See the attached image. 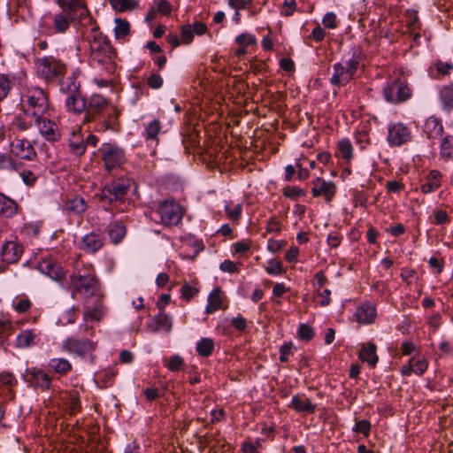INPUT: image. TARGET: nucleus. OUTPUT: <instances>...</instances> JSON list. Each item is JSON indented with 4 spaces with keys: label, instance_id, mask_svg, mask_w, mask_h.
<instances>
[{
    "label": "nucleus",
    "instance_id": "18",
    "mask_svg": "<svg viewBox=\"0 0 453 453\" xmlns=\"http://www.w3.org/2000/svg\"><path fill=\"white\" fill-rule=\"evenodd\" d=\"M95 302L91 303L89 298L85 301L83 319L84 320L100 321L104 316V310L100 296L97 295Z\"/></svg>",
    "mask_w": 453,
    "mask_h": 453
},
{
    "label": "nucleus",
    "instance_id": "50",
    "mask_svg": "<svg viewBox=\"0 0 453 453\" xmlns=\"http://www.w3.org/2000/svg\"><path fill=\"white\" fill-rule=\"evenodd\" d=\"M434 66L437 72L438 76H445L450 73L453 70V64L451 62H444L438 59L434 62Z\"/></svg>",
    "mask_w": 453,
    "mask_h": 453
},
{
    "label": "nucleus",
    "instance_id": "4",
    "mask_svg": "<svg viewBox=\"0 0 453 453\" xmlns=\"http://www.w3.org/2000/svg\"><path fill=\"white\" fill-rule=\"evenodd\" d=\"M70 288L73 298H77L78 296L87 299L96 296L99 283L93 269L84 268L71 275Z\"/></svg>",
    "mask_w": 453,
    "mask_h": 453
},
{
    "label": "nucleus",
    "instance_id": "2",
    "mask_svg": "<svg viewBox=\"0 0 453 453\" xmlns=\"http://www.w3.org/2000/svg\"><path fill=\"white\" fill-rule=\"evenodd\" d=\"M84 122H92L99 118V131H116L118 128V118L119 111L110 104L108 99L99 94H93L87 100V108L85 111Z\"/></svg>",
    "mask_w": 453,
    "mask_h": 453
},
{
    "label": "nucleus",
    "instance_id": "43",
    "mask_svg": "<svg viewBox=\"0 0 453 453\" xmlns=\"http://www.w3.org/2000/svg\"><path fill=\"white\" fill-rule=\"evenodd\" d=\"M441 157L449 161L453 158V136L446 135L442 138L440 145Z\"/></svg>",
    "mask_w": 453,
    "mask_h": 453
},
{
    "label": "nucleus",
    "instance_id": "36",
    "mask_svg": "<svg viewBox=\"0 0 453 453\" xmlns=\"http://www.w3.org/2000/svg\"><path fill=\"white\" fill-rule=\"evenodd\" d=\"M107 234L113 243H119L126 234V227L119 222H111L107 226Z\"/></svg>",
    "mask_w": 453,
    "mask_h": 453
},
{
    "label": "nucleus",
    "instance_id": "30",
    "mask_svg": "<svg viewBox=\"0 0 453 453\" xmlns=\"http://www.w3.org/2000/svg\"><path fill=\"white\" fill-rule=\"evenodd\" d=\"M442 174L437 170H432L426 177V181L421 185L420 189L424 194H429L441 186Z\"/></svg>",
    "mask_w": 453,
    "mask_h": 453
},
{
    "label": "nucleus",
    "instance_id": "37",
    "mask_svg": "<svg viewBox=\"0 0 453 453\" xmlns=\"http://www.w3.org/2000/svg\"><path fill=\"white\" fill-rule=\"evenodd\" d=\"M15 82L13 74L0 73V101L8 96Z\"/></svg>",
    "mask_w": 453,
    "mask_h": 453
},
{
    "label": "nucleus",
    "instance_id": "15",
    "mask_svg": "<svg viewBox=\"0 0 453 453\" xmlns=\"http://www.w3.org/2000/svg\"><path fill=\"white\" fill-rule=\"evenodd\" d=\"M58 3L73 19H84L88 15V8L83 0H58Z\"/></svg>",
    "mask_w": 453,
    "mask_h": 453
},
{
    "label": "nucleus",
    "instance_id": "5",
    "mask_svg": "<svg viewBox=\"0 0 453 453\" xmlns=\"http://www.w3.org/2000/svg\"><path fill=\"white\" fill-rule=\"evenodd\" d=\"M35 65L38 76L48 83L58 82L66 73L65 64L53 56L38 58Z\"/></svg>",
    "mask_w": 453,
    "mask_h": 453
},
{
    "label": "nucleus",
    "instance_id": "6",
    "mask_svg": "<svg viewBox=\"0 0 453 453\" xmlns=\"http://www.w3.org/2000/svg\"><path fill=\"white\" fill-rule=\"evenodd\" d=\"M359 65V58L355 55L345 62L334 64L333 65V73L330 78L331 84L337 88L347 85L354 78Z\"/></svg>",
    "mask_w": 453,
    "mask_h": 453
},
{
    "label": "nucleus",
    "instance_id": "19",
    "mask_svg": "<svg viewBox=\"0 0 453 453\" xmlns=\"http://www.w3.org/2000/svg\"><path fill=\"white\" fill-rule=\"evenodd\" d=\"M23 247L16 242H6L1 250V257L7 264L17 263L23 254Z\"/></svg>",
    "mask_w": 453,
    "mask_h": 453
},
{
    "label": "nucleus",
    "instance_id": "41",
    "mask_svg": "<svg viewBox=\"0 0 453 453\" xmlns=\"http://www.w3.org/2000/svg\"><path fill=\"white\" fill-rule=\"evenodd\" d=\"M221 291L219 288H214L208 296V304L205 311L211 314L221 308Z\"/></svg>",
    "mask_w": 453,
    "mask_h": 453
},
{
    "label": "nucleus",
    "instance_id": "13",
    "mask_svg": "<svg viewBox=\"0 0 453 453\" xmlns=\"http://www.w3.org/2000/svg\"><path fill=\"white\" fill-rule=\"evenodd\" d=\"M10 150L17 159L32 161L37 157L34 146L25 138H15L10 144Z\"/></svg>",
    "mask_w": 453,
    "mask_h": 453
},
{
    "label": "nucleus",
    "instance_id": "32",
    "mask_svg": "<svg viewBox=\"0 0 453 453\" xmlns=\"http://www.w3.org/2000/svg\"><path fill=\"white\" fill-rule=\"evenodd\" d=\"M148 326L152 332H157L163 329L168 333L172 330L173 325L170 317L163 311H160Z\"/></svg>",
    "mask_w": 453,
    "mask_h": 453
},
{
    "label": "nucleus",
    "instance_id": "22",
    "mask_svg": "<svg viewBox=\"0 0 453 453\" xmlns=\"http://www.w3.org/2000/svg\"><path fill=\"white\" fill-rule=\"evenodd\" d=\"M63 210L68 215L79 216L87 210V203L83 197H69L65 200Z\"/></svg>",
    "mask_w": 453,
    "mask_h": 453
},
{
    "label": "nucleus",
    "instance_id": "63",
    "mask_svg": "<svg viewBox=\"0 0 453 453\" xmlns=\"http://www.w3.org/2000/svg\"><path fill=\"white\" fill-rule=\"evenodd\" d=\"M227 4L234 11L249 9L251 5L250 0H227Z\"/></svg>",
    "mask_w": 453,
    "mask_h": 453
},
{
    "label": "nucleus",
    "instance_id": "8",
    "mask_svg": "<svg viewBox=\"0 0 453 453\" xmlns=\"http://www.w3.org/2000/svg\"><path fill=\"white\" fill-rule=\"evenodd\" d=\"M131 186L132 180L130 179H117L104 187L100 196L101 200L108 202L109 203L121 202L125 199Z\"/></svg>",
    "mask_w": 453,
    "mask_h": 453
},
{
    "label": "nucleus",
    "instance_id": "39",
    "mask_svg": "<svg viewBox=\"0 0 453 453\" xmlns=\"http://www.w3.org/2000/svg\"><path fill=\"white\" fill-rule=\"evenodd\" d=\"M162 125L158 119H153L144 127V137L147 141L158 142V134L161 132Z\"/></svg>",
    "mask_w": 453,
    "mask_h": 453
},
{
    "label": "nucleus",
    "instance_id": "3",
    "mask_svg": "<svg viewBox=\"0 0 453 453\" xmlns=\"http://www.w3.org/2000/svg\"><path fill=\"white\" fill-rule=\"evenodd\" d=\"M89 49L90 60L93 64L104 66L109 73H114L117 53L106 36L101 33L95 35L90 41Z\"/></svg>",
    "mask_w": 453,
    "mask_h": 453
},
{
    "label": "nucleus",
    "instance_id": "29",
    "mask_svg": "<svg viewBox=\"0 0 453 453\" xmlns=\"http://www.w3.org/2000/svg\"><path fill=\"white\" fill-rule=\"evenodd\" d=\"M65 106L69 111H73L74 113H81L86 111L87 99L81 97L77 93L68 95L65 99Z\"/></svg>",
    "mask_w": 453,
    "mask_h": 453
},
{
    "label": "nucleus",
    "instance_id": "23",
    "mask_svg": "<svg viewBox=\"0 0 453 453\" xmlns=\"http://www.w3.org/2000/svg\"><path fill=\"white\" fill-rule=\"evenodd\" d=\"M104 245L103 239L96 233H89L83 236L81 240V249L87 253H95L98 251Z\"/></svg>",
    "mask_w": 453,
    "mask_h": 453
},
{
    "label": "nucleus",
    "instance_id": "12",
    "mask_svg": "<svg viewBox=\"0 0 453 453\" xmlns=\"http://www.w3.org/2000/svg\"><path fill=\"white\" fill-rule=\"evenodd\" d=\"M33 125L37 127L40 134L48 142H55L60 140L61 132L58 125L47 115L40 116L38 119H33Z\"/></svg>",
    "mask_w": 453,
    "mask_h": 453
},
{
    "label": "nucleus",
    "instance_id": "14",
    "mask_svg": "<svg viewBox=\"0 0 453 453\" xmlns=\"http://www.w3.org/2000/svg\"><path fill=\"white\" fill-rule=\"evenodd\" d=\"M411 140L410 128L402 124L395 123L388 126V142L391 146H401Z\"/></svg>",
    "mask_w": 453,
    "mask_h": 453
},
{
    "label": "nucleus",
    "instance_id": "11",
    "mask_svg": "<svg viewBox=\"0 0 453 453\" xmlns=\"http://www.w3.org/2000/svg\"><path fill=\"white\" fill-rule=\"evenodd\" d=\"M22 379L33 388L40 389L42 392L50 390L52 386L51 376L38 367L26 369Z\"/></svg>",
    "mask_w": 453,
    "mask_h": 453
},
{
    "label": "nucleus",
    "instance_id": "25",
    "mask_svg": "<svg viewBox=\"0 0 453 453\" xmlns=\"http://www.w3.org/2000/svg\"><path fill=\"white\" fill-rule=\"evenodd\" d=\"M23 163L15 158L12 154L0 152V170L9 173L19 172L22 170Z\"/></svg>",
    "mask_w": 453,
    "mask_h": 453
},
{
    "label": "nucleus",
    "instance_id": "58",
    "mask_svg": "<svg viewBox=\"0 0 453 453\" xmlns=\"http://www.w3.org/2000/svg\"><path fill=\"white\" fill-rule=\"evenodd\" d=\"M315 292H316L317 297L319 298V305L325 307V306H327V305L330 304V303H331V298H330L331 291L329 289L326 288V289L321 291L319 288H316Z\"/></svg>",
    "mask_w": 453,
    "mask_h": 453
},
{
    "label": "nucleus",
    "instance_id": "62",
    "mask_svg": "<svg viewBox=\"0 0 453 453\" xmlns=\"http://www.w3.org/2000/svg\"><path fill=\"white\" fill-rule=\"evenodd\" d=\"M296 5L297 4L296 0H285L280 11L281 15L285 17L291 16L296 11Z\"/></svg>",
    "mask_w": 453,
    "mask_h": 453
},
{
    "label": "nucleus",
    "instance_id": "21",
    "mask_svg": "<svg viewBox=\"0 0 453 453\" xmlns=\"http://www.w3.org/2000/svg\"><path fill=\"white\" fill-rule=\"evenodd\" d=\"M38 269L56 281H60L65 277V273L61 266L52 260L42 261L38 265Z\"/></svg>",
    "mask_w": 453,
    "mask_h": 453
},
{
    "label": "nucleus",
    "instance_id": "52",
    "mask_svg": "<svg viewBox=\"0 0 453 453\" xmlns=\"http://www.w3.org/2000/svg\"><path fill=\"white\" fill-rule=\"evenodd\" d=\"M184 365L183 358L179 355H173L169 357L165 366L172 372L180 371Z\"/></svg>",
    "mask_w": 453,
    "mask_h": 453
},
{
    "label": "nucleus",
    "instance_id": "17",
    "mask_svg": "<svg viewBox=\"0 0 453 453\" xmlns=\"http://www.w3.org/2000/svg\"><path fill=\"white\" fill-rule=\"evenodd\" d=\"M311 193L314 197L322 196L326 202H331L336 193V186L333 181L316 178L312 181Z\"/></svg>",
    "mask_w": 453,
    "mask_h": 453
},
{
    "label": "nucleus",
    "instance_id": "9",
    "mask_svg": "<svg viewBox=\"0 0 453 453\" xmlns=\"http://www.w3.org/2000/svg\"><path fill=\"white\" fill-rule=\"evenodd\" d=\"M383 96L387 102L398 104L408 100L411 96V91L405 81L400 79H391L383 88Z\"/></svg>",
    "mask_w": 453,
    "mask_h": 453
},
{
    "label": "nucleus",
    "instance_id": "46",
    "mask_svg": "<svg viewBox=\"0 0 453 453\" xmlns=\"http://www.w3.org/2000/svg\"><path fill=\"white\" fill-rule=\"evenodd\" d=\"M412 372L420 376L427 369L428 364L426 359L422 356H414L410 360Z\"/></svg>",
    "mask_w": 453,
    "mask_h": 453
},
{
    "label": "nucleus",
    "instance_id": "57",
    "mask_svg": "<svg viewBox=\"0 0 453 453\" xmlns=\"http://www.w3.org/2000/svg\"><path fill=\"white\" fill-rule=\"evenodd\" d=\"M242 206L240 203H237L231 207L230 205H226L225 211L227 217L232 220H238L242 214Z\"/></svg>",
    "mask_w": 453,
    "mask_h": 453
},
{
    "label": "nucleus",
    "instance_id": "61",
    "mask_svg": "<svg viewBox=\"0 0 453 453\" xmlns=\"http://www.w3.org/2000/svg\"><path fill=\"white\" fill-rule=\"evenodd\" d=\"M265 271L270 275H280L283 273L282 265L276 260H270Z\"/></svg>",
    "mask_w": 453,
    "mask_h": 453
},
{
    "label": "nucleus",
    "instance_id": "55",
    "mask_svg": "<svg viewBox=\"0 0 453 453\" xmlns=\"http://www.w3.org/2000/svg\"><path fill=\"white\" fill-rule=\"evenodd\" d=\"M18 173L27 186H33L37 180V176L34 172L24 169V165H22V170Z\"/></svg>",
    "mask_w": 453,
    "mask_h": 453
},
{
    "label": "nucleus",
    "instance_id": "28",
    "mask_svg": "<svg viewBox=\"0 0 453 453\" xmlns=\"http://www.w3.org/2000/svg\"><path fill=\"white\" fill-rule=\"evenodd\" d=\"M424 132L428 139L440 138L443 133L441 122L434 117L428 118L424 125Z\"/></svg>",
    "mask_w": 453,
    "mask_h": 453
},
{
    "label": "nucleus",
    "instance_id": "56",
    "mask_svg": "<svg viewBox=\"0 0 453 453\" xmlns=\"http://www.w3.org/2000/svg\"><path fill=\"white\" fill-rule=\"evenodd\" d=\"M322 24L326 28H336L338 27L336 14L332 12H326L322 19Z\"/></svg>",
    "mask_w": 453,
    "mask_h": 453
},
{
    "label": "nucleus",
    "instance_id": "16",
    "mask_svg": "<svg viewBox=\"0 0 453 453\" xmlns=\"http://www.w3.org/2000/svg\"><path fill=\"white\" fill-rule=\"evenodd\" d=\"M95 343L88 339H77L74 337L67 338L63 342V349L68 353H73L77 356H84L95 349Z\"/></svg>",
    "mask_w": 453,
    "mask_h": 453
},
{
    "label": "nucleus",
    "instance_id": "10",
    "mask_svg": "<svg viewBox=\"0 0 453 453\" xmlns=\"http://www.w3.org/2000/svg\"><path fill=\"white\" fill-rule=\"evenodd\" d=\"M102 160L108 172L120 167L126 162V154L116 143H104L100 149Z\"/></svg>",
    "mask_w": 453,
    "mask_h": 453
},
{
    "label": "nucleus",
    "instance_id": "38",
    "mask_svg": "<svg viewBox=\"0 0 453 453\" xmlns=\"http://www.w3.org/2000/svg\"><path fill=\"white\" fill-rule=\"evenodd\" d=\"M74 21L67 12L58 13L53 19V27L56 33H65L70 27V21Z\"/></svg>",
    "mask_w": 453,
    "mask_h": 453
},
{
    "label": "nucleus",
    "instance_id": "31",
    "mask_svg": "<svg viewBox=\"0 0 453 453\" xmlns=\"http://www.w3.org/2000/svg\"><path fill=\"white\" fill-rule=\"evenodd\" d=\"M376 349L377 348L374 343L369 342L363 345L359 352V358L363 362H366L370 366H375L379 360Z\"/></svg>",
    "mask_w": 453,
    "mask_h": 453
},
{
    "label": "nucleus",
    "instance_id": "59",
    "mask_svg": "<svg viewBox=\"0 0 453 453\" xmlns=\"http://www.w3.org/2000/svg\"><path fill=\"white\" fill-rule=\"evenodd\" d=\"M283 194L286 197L296 200L300 196H303L305 192L298 187H288L284 189Z\"/></svg>",
    "mask_w": 453,
    "mask_h": 453
},
{
    "label": "nucleus",
    "instance_id": "49",
    "mask_svg": "<svg viewBox=\"0 0 453 453\" xmlns=\"http://www.w3.org/2000/svg\"><path fill=\"white\" fill-rule=\"evenodd\" d=\"M355 142L360 146L361 149H365L370 142L369 133L365 127L357 130L355 133Z\"/></svg>",
    "mask_w": 453,
    "mask_h": 453
},
{
    "label": "nucleus",
    "instance_id": "33",
    "mask_svg": "<svg viewBox=\"0 0 453 453\" xmlns=\"http://www.w3.org/2000/svg\"><path fill=\"white\" fill-rule=\"evenodd\" d=\"M439 98L444 111L449 112L453 110V83L441 87Z\"/></svg>",
    "mask_w": 453,
    "mask_h": 453
},
{
    "label": "nucleus",
    "instance_id": "1",
    "mask_svg": "<svg viewBox=\"0 0 453 453\" xmlns=\"http://www.w3.org/2000/svg\"><path fill=\"white\" fill-rule=\"evenodd\" d=\"M19 109L24 116H16L12 124L20 131L28 130L32 127L33 119L48 114L49 93L38 86L26 88L20 94Z\"/></svg>",
    "mask_w": 453,
    "mask_h": 453
},
{
    "label": "nucleus",
    "instance_id": "60",
    "mask_svg": "<svg viewBox=\"0 0 453 453\" xmlns=\"http://www.w3.org/2000/svg\"><path fill=\"white\" fill-rule=\"evenodd\" d=\"M0 383L3 386L14 387L18 381L11 372H0Z\"/></svg>",
    "mask_w": 453,
    "mask_h": 453
},
{
    "label": "nucleus",
    "instance_id": "24",
    "mask_svg": "<svg viewBox=\"0 0 453 453\" xmlns=\"http://www.w3.org/2000/svg\"><path fill=\"white\" fill-rule=\"evenodd\" d=\"M355 315L359 323L371 324L376 317L375 306L370 303H363L357 308Z\"/></svg>",
    "mask_w": 453,
    "mask_h": 453
},
{
    "label": "nucleus",
    "instance_id": "53",
    "mask_svg": "<svg viewBox=\"0 0 453 453\" xmlns=\"http://www.w3.org/2000/svg\"><path fill=\"white\" fill-rule=\"evenodd\" d=\"M298 336L303 341H310L314 336L313 328L307 324H301L298 328Z\"/></svg>",
    "mask_w": 453,
    "mask_h": 453
},
{
    "label": "nucleus",
    "instance_id": "45",
    "mask_svg": "<svg viewBox=\"0 0 453 453\" xmlns=\"http://www.w3.org/2000/svg\"><path fill=\"white\" fill-rule=\"evenodd\" d=\"M114 35L117 40L124 39L130 33L129 22L120 18L115 19Z\"/></svg>",
    "mask_w": 453,
    "mask_h": 453
},
{
    "label": "nucleus",
    "instance_id": "44",
    "mask_svg": "<svg viewBox=\"0 0 453 453\" xmlns=\"http://www.w3.org/2000/svg\"><path fill=\"white\" fill-rule=\"evenodd\" d=\"M58 83H59L60 90L69 95L76 94L80 88V83L73 75L67 77L65 80L61 79Z\"/></svg>",
    "mask_w": 453,
    "mask_h": 453
},
{
    "label": "nucleus",
    "instance_id": "40",
    "mask_svg": "<svg viewBox=\"0 0 453 453\" xmlns=\"http://www.w3.org/2000/svg\"><path fill=\"white\" fill-rule=\"evenodd\" d=\"M17 211V203L7 197L4 194L0 193V214L5 217H12Z\"/></svg>",
    "mask_w": 453,
    "mask_h": 453
},
{
    "label": "nucleus",
    "instance_id": "54",
    "mask_svg": "<svg viewBox=\"0 0 453 453\" xmlns=\"http://www.w3.org/2000/svg\"><path fill=\"white\" fill-rule=\"evenodd\" d=\"M352 430L355 433L362 434L364 436L367 437L370 434L371 423L367 419L359 420L356 423Z\"/></svg>",
    "mask_w": 453,
    "mask_h": 453
},
{
    "label": "nucleus",
    "instance_id": "51",
    "mask_svg": "<svg viewBox=\"0 0 453 453\" xmlns=\"http://www.w3.org/2000/svg\"><path fill=\"white\" fill-rule=\"evenodd\" d=\"M12 306L17 312L25 313L32 307V303L27 296H22L17 298V301H14Z\"/></svg>",
    "mask_w": 453,
    "mask_h": 453
},
{
    "label": "nucleus",
    "instance_id": "27",
    "mask_svg": "<svg viewBox=\"0 0 453 453\" xmlns=\"http://www.w3.org/2000/svg\"><path fill=\"white\" fill-rule=\"evenodd\" d=\"M68 150L73 155L79 157L85 153L86 143L80 131H73L68 141Z\"/></svg>",
    "mask_w": 453,
    "mask_h": 453
},
{
    "label": "nucleus",
    "instance_id": "7",
    "mask_svg": "<svg viewBox=\"0 0 453 453\" xmlns=\"http://www.w3.org/2000/svg\"><path fill=\"white\" fill-rule=\"evenodd\" d=\"M154 213L159 218V222L166 226H176L182 219L181 207L173 200L160 202Z\"/></svg>",
    "mask_w": 453,
    "mask_h": 453
},
{
    "label": "nucleus",
    "instance_id": "47",
    "mask_svg": "<svg viewBox=\"0 0 453 453\" xmlns=\"http://www.w3.org/2000/svg\"><path fill=\"white\" fill-rule=\"evenodd\" d=\"M338 150L340 156L346 161L349 162L353 157V148L348 139H342L338 142Z\"/></svg>",
    "mask_w": 453,
    "mask_h": 453
},
{
    "label": "nucleus",
    "instance_id": "20",
    "mask_svg": "<svg viewBox=\"0 0 453 453\" xmlns=\"http://www.w3.org/2000/svg\"><path fill=\"white\" fill-rule=\"evenodd\" d=\"M289 407L297 412L312 414L316 411L317 405L306 397L305 395L298 394L292 396Z\"/></svg>",
    "mask_w": 453,
    "mask_h": 453
},
{
    "label": "nucleus",
    "instance_id": "42",
    "mask_svg": "<svg viewBox=\"0 0 453 453\" xmlns=\"http://www.w3.org/2000/svg\"><path fill=\"white\" fill-rule=\"evenodd\" d=\"M214 347V341L204 337L197 342L196 350L199 356L208 357L213 353Z\"/></svg>",
    "mask_w": 453,
    "mask_h": 453
},
{
    "label": "nucleus",
    "instance_id": "26",
    "mask_svg": "<svg viewBox=\"0 0 453 453\" xmlns=\"http://www.w3.org/2000/svg\"><path fill=\"white\" fill-rule=\"evenodd\" d=\"M38 335L33 330H23L16 338L15 345L19 349H27L38 344Z\"/></svg>",
    "mask_w": 453,
    "mask_h": 453
},
{
    "label": "nucleus",
    "instance_id": "64",
    "mask_svg": "<svg viewBox=\"0 0 453 453\" xmlns=\"http://www.w3.org/2000/svg\"><path fill=\"white\" fill-rule=\"evenodd\" d=\"M198 290L188 285V283L184 284L180 288V294L181 297L184 298L186 301H189L191 298H193L196 294Z\"/></svg>",
    "mask_w": 453,
    "mask_h": 453
},
{
    "label": "nucleus",
    "instance_id": "34",
    "mask_svg": "<svg viewBox=\"0 0 453 453\" xmlns=\"http://www.w3.org/2000/svg\"><path fill=\"white\" fill-rule=\"evenodd\" d=\"M48 367L59 375H65L73 369L72 364L63 357L50 359Z\"/></svg>",
    "mask_w": 453,
    "mask_h": 453
},
{
    "label": "nucleus",
    "instance_id": "48",
    "mask_svg": "<svg viewBox=\"0 0 453 453\" xmlns=\"http://www.w3.org/2000/svg\"><path fill=\"white\" fill-rule=\"evenodd\" d=\"M110 4L118 12L133 10L136 5L134 0H110Z\"/></svg>",
    "mask_w": 453,
    "mask_h": 453
},
{
    "label": "nucleus",
    "instance_id": "35",
    "mask_svg": "<svg viewBox=\"0 0 453 453\" xmlns=\"http://www.w3.org/2000/svg\"><path fill=\"white\" fill-rule=\"evenodd\" d=\"M235 42L240 45V47L235 50L234 55L241 57L247 53V48L250 45L256 43V37L253 35L243 33L236 37Z\"/></svg>",
    "mask_w": 453,
    "mask_h": 453
}]
</instances>
